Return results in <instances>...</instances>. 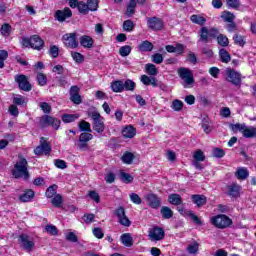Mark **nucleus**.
<instances>
[{"label":"nucleus","mask_w":256,"mask_h":256,"mask_svg":"<svg viewBox=\"0 0 256 256\" xmlns=\"http://www.w3.org/2000/svg\"><path fill=\"white\" fill-rule=\"evenodd\" d=\"M29 163L25 158H19V160L14 165V169L12 170V175L15 179H24V181H29V170H28Z\"/></svg>","instance_id":"obj_1"},{"label":"nucleus","mask_w":256,"mask_h":256,"mask_svg":"<svg viewBox=\"0 0 256 256\" xmlns=\"http://www.w3.org/2000/svg\"><path fill=\"white\" fill-rule=\"evenodd\" d=\"M177 74L182 79V85L184 89H191L193 83H195V78L193 77V72L189 68L180 67L177 70Z\"/></svg>","instance_id":"obj_2"},{"label":"nucleus","mask_w":256,"mask_h":256,"mask_svg":"<svg viewBox=\"0 0 256 256\" xmlns=\"http://www.w3.org/2000/svg\"><path fill=\"white\" fill-rule=\"evenodd\" d=\"M211 223L214 225V227H217V229H227V227L231 226V223L233 221L229 216L225 214H219L211 218Z\"/></svg>","instance_id":"obj_3"},{"label":"nucleus","mask_w":256,"mask_h":256,"mask_svg":"<svg viewBox=\"0 0 256 256\" xmlns=\"http://www.w3.org/2000/svg\"><path fill=\"white\" fill-rule=\"evenodd\" d=\"M88 117H91L93 121V129L97 133H103L105 131V123H103V118L101 114L97 111L88 112Z\"/></svg>","instance_id":"obj_4"},{"label":"nucleus","mask_w":256,"mask_h":256,"mask_svg":"<svg viewBox=\"0 0 256 256\" xmlns=\"http://www.w3.org/2000/svg\"><path fill=\"white\" fill-rule=\"evenodd\" d=\"M234 129L235 131L242 133L243 137L246 139H253L256 137V127L254 126H247L246 124H235Z\"/></svg>","instance_id":"obj_5"},{"label":"nucleus","mask_w":256,"mask_h":256,"mask_svg":"<svg viewBox=\"0 0 256 256\" xmlns=\"http://www.w3.org/2000/svg\"><path fill=\"white\" fill-rule=\"evenodd\" d=\"M18 242L20 247L24 249V251H27V253H31L35 247V242L27 234H21L18 238Z\"/></svg>","instance_id":"obj_6"},{"label":"nucleus","mask_w":256,"mask_h":256,"mask_svg":"<svg viewBox=\"0 0 256 256\" xmlns=\"http://www.w3.org/2000/svg\"><path fill=\"white\" fill-rule=\"evenodd\" d=\"M226 80L229 81V83H232V85L239 87V85H241V73L228 68L226 70Z\"/></svg>","instance_id":"obj_7"},{"label":"nucleus","mask_w":256,"mask_h":256,"mask_svg":"<svg viewBox=\"0 0 256 256\" xmlns=\"http://www.w3.org/2000/svg\"><path fill=\"white\" fill-rule=\"evenodd\" d=\"M59 125H61V121L59 119L53 118L49 115H44L40 119L41 127H53V129H59Z\"/></svg>","instance_id":"obj_8"},{"label":"nucleus","mask_w":256,"mask_h":256,"mask_svg":"<svg viewBox=\"0 0 256 256\" xmlns=\"http://www.w3.org/2000/svg\"><path fill=\"white\" fill-rule=\"evenodd\" d=\"M62 39L65 47H68V49H76V47H79V41H77L76 33L65 34Z\"/></svg>","instance_id":"obj_9"},{"label":"nucleus","mask_w":256,"mask_h":256,"mask_svg":"<svg viewBox=\"0 0 256 256\" xmlns=\"http://www.w3.org/2000/svg\"><path fill=\"white\" fill-rule=\"evenodd\" d=\"M15 81L16 83H18V87L19 89H21V91L29 92L31 91V89H33V87L31 86V83H29V79L27 78V76L23 74L16 75Z\"/></svg>","instance_id":"obj_10"},{"label":"nucleus","mask_w":256,"mask_h":256,"mask_svg":"<svg viewBox=\"0 0 256 256\" xmlns=\"http://www.w3.org/2000/svg\"><path fill=\"white\" fill-rule=\"evenodd\" d=\"M36 155H49L51 153V144L43 137L40 139V145L34 150Z\"/></svg>","instance_id":"obj_11"},{"label":"nucleus","mask_w":256,"mask_h":256,"mask_svg":"<svg viewBox=\"0 0 256 256\" xmlns=\"http://www.w3.org/2000/svg\"><path fill=\"white\" fill-rule=\"evenodd\" d=\"M148 237L150 241H161L165 238V231H163V228L154 227L150 229Z\"/></svg>","instance_id":"obj_12"},{"label":"nucleus","mask_w":256,"mask_h":256,"mask_svg":"<svg viewBox=\"0 0 256 256\" xmlns=\"http://www.w3.org/2000/svg\"><path fill=\"white\" fill-rule=\"evenodd\" d=\"M147 27L152 31H161L163 29V20L158 17H151L147 19Z\"/></svg>","instance_id":"obj_13"},{"label":"nucleus","mask_w":256,"mask_h":256,"mask_svg":"<svg viewBox=\"0 0 256 256\" xmlns=\"http://www.w3.org/2000/svg\"><path fill=\"white\" fill-rule=\"evenodd\" d=\"M73 16V12H71V9L65 8L64 10H57L54 14V18L56 21H59V23H63L66 19H69Z\"/></svg>","instance_id":"obj_14"},{"label":"nucleus","mask_w":256,"mask_h":256,"mask_svg":"<svg viewBox=\"0 0 256 256\" xmlns=\"http://www.w3.org/2000/svg\"><path fill=\"white\" fill-rule=\"evenodd\" d=\"M116 217H118V221L120 225H123L124 227H130L131 226V220L127 218V215H125V208L119 207L116 210Z\"/></svg>","instance_id":"obj_15"},{"label":"nucleus","mask_w":256,"mask_h":256,"mask_svg":"<svg viewBox=\"0 0 256 256\" xmlns=\"http://www.w3.org/2000/svg\"><path fill=\"white\" fill-rule=\"evenodd\" d=\"M146 201L152 209H158V207H161V198L157 197L155 194L146 195Z\"/></svg>","instance_id":"obj_16"},{"label":"nucleus","mask_w":256,"mask_h":256,"mask_svg":"<svg viewBox=\"0 0 256 256\" xmlns=\"http://www.w3.org/2000/svg\"><path fill=\"white\" fill-rule=\"evenodd\" d=\"M70 99H71L72 103H75L76 105H81L82 100H81V96L79 95V87L78 86L71 87Z\"/></svg>","instance_id":"obj_17"},{"label":"nucleus","mask_w":256,"mask_h":256,"mask_svg":"<svg viewBox=\"0 0 256 256\" xmlns=\"http://www.w3.org/2000/svg\"><path fill=\"white\" fill-rule=\"evenodd\" d=\"M138 51H140V53H149L153 51V43L148 40L141 42L138 45Z\"/></svg>","instance_id":"obj_18"},{"label":"nucleus","mask_w":256,"mask_h":256,"mask_svg":"<svg viewBox=\"0 0 256 256\" xmlns=\"http://www.w3.org/2000/svg\"><path fill=\"white\" fill-rule=\"evenodd\" d=\"M95 41L91 36L84 35L80 38V45L85 49H91L93 47Z\"/></svg>","instance_id":"obj_19"},{"label":"nucleus","mask_w":256,"mask_h":256,"mask_svg":"<svg viewBox=\"0 0 256 256\" xmlns=\"http://www.w3.org/2000/svg\"><path fill=\"white\" fill-rule=\"evenodd\" d=\"M43 45L45 42L38 35L32 36V49H36L37 51H41L43 49Z\"/></svg>","instance_id":"obj_20"},{"label":"nucleus","mask_w":256,"mask_h":256,"mask_svg":"<svg viewBox=\"0 0 256 256\" xmlns=\"http://www.w3.org/2000/svg\"><path fill=\"white\" fill-rule=\"evenodd\" d=\"M35 197V192L33 190H26L22 195L19 196V201L21 203H29Z\"/></svg>","instance_id":"obj_21"},{"label":"nucleus","mask_w":256,"mask_h":256,"mask_svg":"<svg viewBox=\"0 0 256 256\" xmlns=\"http://www.w3.org/2000/svg\"><path fill=\"white\" fill-rule=\"evenodd\" d=\"M137 133V130L133 126H126L122 130V135L125 139H133Z\"/></svg>","instance_id":"obj_22"},{"label":"nucleus","mask_w":256,"mask_h":256,"mask_svg":"<svg viewBox=\"0 0 256 256\" xmlns=\"http://www.w3.org/2000/svg\"><path fill=\"white\" fill-rule=\"evenodd\" d=\"M191 199L197 207H203L207 203V198L204 195L194 194L191 196Z\"/></svg>","instance_id":"obj_23"},{"label":"nucleus","mask_w":256,"mask_h":256,"mask_svg":"<svg viewBox=\"0 0 256 256\" xmlns=\"http://www.w3.org/2000/svg\"><path fill=\"white\" fill-rule=\"evenodd\" d=\"M168 202L171 205H176V206L183 205V198L179 194H170L168 196Z\"/></svg>","instance_id":"obj_24"},{"label":"nucleus","mask_w":256,"mask_h":256,"mask_svg":"<svg viewBox=\"0 0 256 256\" xmlns=\"http://www.w3.org/2000/svg\"><path fill=\"white\" fill-rule=\"evenodd\" d=\"M239 193H241V187L238 184L228 186V195L230 197H238Z\"/></svg>","instance_id":"obj_25"},{"label":"nucleus","mask_w":256,"mask_h":256,"mask_svg":"<svg viewBox=\"0 0 256 256\" xmlns=\"http://www.w3.org/2000/svg\"><path fill=\"white\" fill-rule=\"evenodd\" d=\"M236 177L241 181H245V179L249 177V170H247L245 167L238 168L236 171Z\"/></svg>","instance_id":"obj_26"},{"label":"nucleus","mask_w":256,"mask_h":256,"mask_svg":"<svg viewBox=\"0 0 256 256\" xmlns=\"http://www.w3.org/2000/svg\"><path fill=\"white\" fill-rule=\"evenodd\" d=\"M120 239L125 247H133V237H131V234H122Z\"/></svg>","instance_id":"obj_27"},{"label":"nucleus","mask_w":256,"mask_h":256,"mask_svg":"<svg viewBox=\"0 0 256 256\" xmlns=\"http://www.w3.org/2000/svg\"><path fill=\"white\" fill-rule=\"evenodd\" d=\"M111 89L114 93H123V80L112 82Z\"/></svg>","instance_id":"obj_28"},{"label":"nucleus","mask_w":256,"mask_h":256,"mask_svg":"<svg viewBox=\"0 0 256 256\" xmlns=\"http://www.w3.org/2000/svg\"><path fill=\"white\" fill-rule=\"evenodd\" d=\"M209 29H207V27H202L200 30V41H202V43H209Z\"/></svg>","instance_id":"obj_29"},{"label":"nucleus","mask_w":256,"mask_h":256,"mask_svg":"<svg viewBox=\"0 0 256 256\" xmlns=\"http://www.w3.org/2000/svg\"><path fill=\"white\" fill-rule=\"evenodd\" d=\"M79 114H63L62 121L63 123H73V121H77L79 119Z\"/></svg>","instance_id":"obj_30"},{"label":"nucleus","mask_w":256,"mask_h":256,"mask_svg":"<svg viewBox=\"0 0 256 256\" xmlns=\"http://www.w3.org/2000/svg\"><path fill=\"white\" fill-rule=\"evenodd\" d=\"M186 250L188 251V253L190 255H195L198 253L199 251V243L197 241H192L188 247L186 248Z\"/></svg>","instance_id":"obj_31"},{"label":"nucleus","mask_w":256,"mask_h":256,"mask_svg":"<svg viewBox=\"0 0 256 256\" xmlns=\"http://www.w3.org/2000/svg\"><path fill=\"white\" fill-rule=\"evenodd\" d=\"M57 189H58V186L56 184H53L50 187H48L45 192L47 199H53V197L57 195Z\"/></svg>","instance_id":"obj_32"},{"label":"nucleus","mask_w":256,"mask_h":256,"mask_svg":"<svg viewBox=\"0 0 256 256\" xmlns=\"http://www.w3.org/2000/svg\"><path fill=\"white\" fill-rule=\"evenodd\" d=\"M134 159L135 156L131 152H125L121 157V161H123L126 165H131Z\"/></svg>","instance_id":"obj_33"},{"label":"nucleus","mask_w":256,"mask_h":256,"mask_svg":"<svg viewBox=\"0 0 256 256\" xmlns=\"http://www.w3.org/2000/svg\"><path fill=\"white\" fill-rule=\"evenodd\" d=\"M163 219H171L173 217V210L167 206H163L160 210Z\"/></svg>","instance_id":"obj_34"},{"label":"nucleus","mask_w":256,"mask_h":256,"mask_svg":"<svg viewBox=\"0 0 256 256\" xmlns=\"http://www.w3.org/2000/svg\"><path fill=\"white\" fill-rule=\"evenodd\" d=\"M136 84L133 80L127 79L123 82V91H135Z\"/></svg>","instance_id":"obj_35"},{"label":"nucleus","mask_w":256,"mask_h":256,"mask_svg":"<svg viewBox=\"0 0 256 256\" xmlns=\"http://www.w3.org/2000/svg\"><path fill=\"white\" fill-rule=\"evenodd\" d=\"M190 20L196 25H203L204 23H207V19H205V17L196 14L192 15Z\"/></svg>","instance_id":"obj_36"},{"label":"nucleus","mask_w":256,"mask_h":256,"mask_svg":"<svg viewBox=\"0 0 256 256\" xmlns=\"http://www.w3.org/2000/svg\"><path fill=\"white\" fill-rule=\"evenodd\" d=\"M78 127L80 131H86V133H91V123L82 120L78 123Z\"/></svg>","instance_id":"obj_37"},{"label":"nucleus","mask_w":256,"mask_h":256,"mask_svg":"<svg viewBox=\"0 0 256 256\" xmlns=\"http://www.w3.org/2000/svg\"><path fill=\"white\" fill-rule=\"evenodd\" d=\"M52 205L53 207L59 208L63 205V196L61 194H56L54 197H52Z\"/></svg>","instance_id":"obj_38"},{"label":"nucleus","mask_w":256,"mask_h":256,"mask_svg":"<svg viewBox=\"0 0 256 256\" xmlns=\"http://www.w3.org/2000/svg\"><path fill=\"white\" fill-rule=\"evenodd\" d=\"M219 56H220L222 63H229V61H231V55H229L227 53V50H225V48H222L219 51Z\"/></svg>","instance_id":"obj_39"},{"label":"nucleus","mask_w":256,"mask_h":256,"mask_svg":"<svg viewBox=\"0 0 256 256\" xmlns=\"http://www.w3.org/2000/svg\"><path fill=\"white\" fill-rule=\"evenodd\" d=\"M217 43L221 47H227V45H229V38H227V36L223 34H219V36L217 37Z\"/></svg>","instance_id":"obj_40"},{"label":"nucleus","mask_w":256,"mask_h":256,"mask_svg":"<svg viewBox=\"0 0 256 256\" xmlns=\"http://www.w3.org/2000/svg\"><path fill=\"white\" fill-rule=\"evenodd\" d=\"M135 7H137V2L135 0H130L128 6H127V12L126 14L128 17H131L133 13H135Z\"/></svg>","instance_id":"obj_41"},{"label":"nucleus","mask_w":256,"mask_h":256,"mask_svg":"<svg viewBox=\"0 0 256 256\" xmlns=\"http://www.w3.org/2000/svg\"><path fill=\"white\" fill-rule=\"evenodd\" d=\"M146 73H148V75H152L155 76L157 75V73H159V71L157 70V68L155 67V64H146Z\"/></svg>","instance_id":"obj_42"},{"label":"nucleus","mask_w":256,"mask_h":256,"mask_svg":"<svg viewBox=\"0 0 256 256\" xmlns=\"http://www.w3.org/2000/svg\"><path fill=\"white\" fill-rule=\"evenodd\" d=\"M86 5H88L89 11H97L99 8V0H87Z\"/></svg>","instance_id":"obj_43"},{"label":"nucleus","mask_w":256,"mask_h":256,"mask_svg":"<svg viewBox=\"0 0 256 256\" xmlns=\"http://www.w3.org/2000/svg\"><path fill=\"white\" fill-rule=\"evenodd\" d=\"M36 79L40 87H45V85H47V76L45 74L38 73Z\"/></svg>","instance_id":"obj_44"},{"label":"nucleus","mask_w":256,"mask_h":256,"mask_svg":"<svg viewBox=\"0 0 256 256\" xmlns=\"http://www.w3.org/2000/svg\"><path fill=\"white\" fill-rule=\"evenodd\" d=\"M119 53H120L121 57H129V55H131V46H129V45L122 46L119 49Z\"/></svg>","instance_id":"obj_45"},{"label":"nucleus","mask_w":256,"mask_h":256,"mask_svg":"<svg viewBox=\"0 0 256 256\" xmlns=\"http://www.w3.org/2000/svg\"><path fill=\"white\" fill-rule=\"evenodd\" d=\"M93 139V134L90 132H83L80 134L79 140L89 143Z\"/></svg>","instance_id":"obj_46"},{"label":"nucleus","mask_w":256,"mask_h":256,"mask_svg":"<svg viewBox=\"0 0 256 256\" xmlns=\"http://www.w3.org/2000/svg\"><path fill=\"white\" fill-rule=\"evenodd\" d=\"M71 57L76 63H83L85 61V57L79 52H71Z\"/></svg>","instance_id":"obj_47"},{"label":"nucleus","mask_w":256,"mask_h":256,"mask_svg":"<svg viewBox=\"0 0 256 256\" xmlns=\"http://www.w3.org/2000/svg\"><path fill=\"white\" fill-rule=\"evenodd\" d=\"M78 10L80 13H83V15H87L89 13V6L85 2H79L78 4Z\"/></svg>","instance_id":"obj_48"},{"label":"nucleus","mask_w":256,"mask_h":256,"mask_svg":"<svg viewBox=\"0 0 256 256\" xmlns=\"http://www.w3.org/2000/svg\"><path fill=\"white\" fill-rule=\"evenodd\" d=\"M0 32L4 37H9L11 35V26L9 24L2 25Z\"/></svg>","instance_id":"obj_49"},{"label":"nucleus","mask_w":256,"mask_h":256,"mask_svg":"<svg viewBox=\"0 0 256 256\" xmlns=\"http://www.w3.org/2000/svg\"><path fill=\"white\" fill-rule=\"evenodd\" d=\"M121 180L123 183H132L133 182V176L129 173L121 172L120 174Z\"/></svg>","instance_id":"obj_50"},{"label":"nucleus","mask_w":256,"mask_h":256,"mask_svg":"<svg viewBox=\"0 0 256 256\" xmlns=\"http://www.w3.org/2000/svg\"><path fill=\"white\" fill-rule=\"evenodd\" d=\"M88 197H90L92 201H95V203H99L101 201V197L99 196V193L93 190L88 192Z\"/></svg>","instance_id":"obj_51"},{"label":"nucleus","mask_w":256,"mask_h":256,"mask_svg":"<svg viewBox=\"0 0 256 256\" xmlns=\"http://www.w3.org/2000/svg\"><path fill=\"white\" fill-rule=\"evenodd\" d=\"M222 18L224 21H227V23H233V21H235V15L231 12H224Z\"/></svg>","instance_id":"obj_52"},{"label":"nucleus","mask_w":256,"mask_h":256,"mask_svg":"<svg viewBox=\"0 0 256 256\" xmlns=\"http://www.w3.org/2000/svg\"><path fill=\"white\" fill-rule=\"evenodd\" d=\"M130 201H132V203H135V205H141V203H143V200H141L139 194L136 193L130 194Z\"/></svg>","instance_id":"obj_53"},{"label":"nucleus","mask_w":256,"mask_h":256,"mask_svg":"<svg viewBox=\"0 0 256 256\" xmlns=\"http://www.w3.org/2000/svg\"><path fill=\"white\" fill-rule=\"evenodd\" d=\"M45 231L49 233V235H57L59 233V230H57L55 225H47Z\"/></svg>","instance_id":"obj_54"},{"label":"nucleus","mask_w":256,"mask_h":256,"mask_svg":"<svg viewBox=\"0 0 256 256\" xmlns=\"http://www.w3.org/2000/svg\"><path fill=\"white\" fill-rule=\"evenodd\" d=\"M133 27H135V24L131 20H126L123 23V29L124 31H133Z\"/></svg>","instance_id":"obj_55"},{"label":"nucleus","mask_w":256,"mask_h":256,"mask_svg":"<svg viewBox=\"0 0 256 256\" xmlns=\"http://www.w3.org/2000/svg\"><path fill=\"white\" fill-rule=\"evenodd\" d=\"M233 39L236 45H240V47H243V45H245V38H243V36L235 34Z\"/></svg>","instance_id":"obj_56"},{"label":"nucleus","mask_w":256,"mask_h":256,"mask_svg":"<svg viewBox=\"0 0 256 256\" xmlns=\"http://www.w3.org/2000/svg\"><path fill=\"white\" fill-rule=\"evenodd\" d=\"M213 156L218 159H221V158L225 157V150H223L221 148H214Z\"/></svg>","instance_id":"obj_57"},{"label":"nucleus","mask_w":256,"mask_h":256,"mask_svg":"<svg viewBox=\"0 0 256 256\" xmlns=\"http://www.w3.org/2000/svg\"><path fill=\"white\" fill-rule=\"evenodd\" d=\"M171 107L174 111H181L183 109V102L181 100H174Z\"/></svg>","instance_id":"obj_58"},{"label":"nucleus","mask_w":256,"mask_h":256,"mask_svg":"<svg viewBox=\"0 0 256 256\" xmlns=\"http://www.w3.org/2000/svg\"><path fill=\"white\" fill-rule=\"evenodd\" d=\"M152 62L156 63V65H161L163 63V55L159 53L152 55Z\"/></svg>","instance_id":"obj_59"},{"label":"nucleus","mask_w":256,"mask_h":256,"mask_svg":"<svg viewBox=\"0 0 256 256\" xmlns=\"http://www.w3.org/2000/svg\"><path fill=\"white\" fill-rule=\"evenodd\" d=\"M49 53L53 59H57L59 57V47L53 45L50 47Z\"/></svg>","instance_id":"obj_60"},{"label":"nucleus","mask_w":256,"mask_h":256,"mask_svg":"<svg viewBox=\"0 0 256 256\" xmlns=\"http://www.w3.org/2000/svg\"><path fill=\"white\" fill-rule=\"evenodd\" d=\"M40 109L43 111V113H51V105H49L47 102L40 103Z\"/></svg>","instance_id":"obj_61"},{"label":"nucleus","mask_w":256,"mask_h":256,"mask_svg":"<svg viewBox=\"0 0 256 256\" xmlns=\"http://www.w3.org/2000/svg\"><path fill=\"white\" fill-rule=\"evenodd\" d=\"M14 103L16 105H25V104H27V98H25L23 96H16L14 98Z\"/></svg>","instance_id":"obj_62"},{"label":"nucleus","mask_w":256,"mask_h":256,"mask_svg":"<svg viewBox=\"0 0 256 256\" xmlns=\"http://www.w3.org/2000/svg\"><path fill=\"white\" fill-rule=\"evenodd\" d=\"M21 45L23 47H33L32 36L30 38H22Z\"/></svg>","instance_id":"obj_63"},{"label":"nucleus","mask_w":256,"mask_h":256,"mask_svg":"<svg viewBox=\"0 0 256 256\" xmlns=\"http://www.w3.org/2000/svg\"><path fill=\"white\" fill-rule=\"evenodd\" d=\"M194 159L195 161H205V155L203 154V151L197 150L194 153Z\"/></svg>","instance_id":"obj_64"}]
</instances>
